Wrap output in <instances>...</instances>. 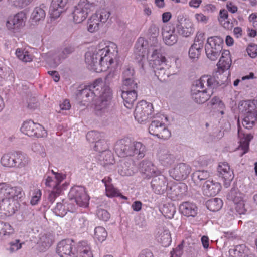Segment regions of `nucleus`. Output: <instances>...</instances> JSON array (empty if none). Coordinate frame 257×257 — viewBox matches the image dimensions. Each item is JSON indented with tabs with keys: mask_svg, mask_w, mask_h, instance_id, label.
Here are the masks:
<instances>
[{
	"mask_svg": "<svg viewBox=\"0 0 257 257\" xmlns=\"http://www.w3.org/2000/svg\"><path fill=\"white\" fill-rule=\"evenodd\" d=\"M221 80L217 77H212L209 76H203L199 80L195 81V85L191 89V95L194 101L198 104H203L207 101L210 97L207 93V90L214 89L222 85H224L227 79Z\"/></svg>",
	"mask_w": 257,
	"mask_h": 257,
	"instance_id": "nucleus-1",
	"label": "nucleus"
},
{
	"mask_svg": "<svg viewBox=\"0 0 257 257\" xmlns=\"http://www.w3.org/2000/svg\"><path fill=\"white\" fill-rule=\"evenodd\" d=\"M109 53L110 50L107 46L103 48H96L94 51H89L85 53V61L89 69L96 72H101L105 69L107 63L103 61V54Z\"/></svg>",
	"mask_w": 257,
	"mask_h": 257,
	"instance_id": "nucleus-2",
	"label": "nucleus"
},
{
	"mask_svg": "<svg viewBox=\"0 0 257 257\" xmlns=\"http://www.w3.org/2000/svg\"><path fill=\"white\" fill-rule=\"evenodd\" d=\"M156 48L153 49L149 58V66L153 69L155 76L158 79H164L165 76H168L166 73L165 67L166 58L162 54V48L161 46H156Z\"/></svg>",
	"mask_w": 257,
	"mask_h": 257,
	"instance_id": "nucleus-3",
	"label": "nucleus"
},
{
	"mask_svg": "<svg viewBox=\"0 0 257 257\" xmlns=\"http://www.w3.org/2000/svg\"><path fill=\"white\" fill-rule=\"evenodd\" d=\"M99 98L95 104V112L97 115L102 116L108 112L109 108L111 104L112 93L110 87L108 86L102 87Z\"/></svg>",
	"mask_w": 257,
	"mask_h": 257,
	"instance_id": "nucleus-4",
	"label": "nucleus"
},
{
	"mask_svg": "<svg viewBox=\"0 0 257 257\" xmlns=\"http://www.w3.org/2000/svg\"><path fill=\"white\" fill-rule=\"evenodd\" d=\"M102 85V79H96L93 84L85 86L84 88L78 90L76 93L77 98L83 101H90L94 96H97L100 94Z\"/></svg>",
	"mask_w": 257,
	"mask_h": 257,
	"instance_id": "nucleus-5",
	"label": "nucleus"
},
{
	"mask_svg": "<svg viewBox=\"0 0 257 257\" xmlns=\"http://www.w3.org/2000/svg\"><path fill=\"white\" fill-rule=\"evenodd\" d=\"M70 203L76 204L80 207H87L89 204V197L87 194L85 188L82 186H74L72 187L68 194Z\"/></svg>",
	"mask_w": 257,
	"mask_h": 257,
	"instance_id": "nucleus-6",
	"label": "nucleus"
},
{
	"mask_svg": "<svg viewBox=\"0 0 257 257\" xmlns=\"http://www.w3.org/2000/svg\"><path fill=\"white\" fill-rule=\"evenodd\" d=\"M153 110L152 103L142 100L137 104L136 107L134 111L135 118L139 123H142L149 118Z\"/></svg>",
	"mask_w": 257,
	"mask_h": 257,
	"instance_id": "nucleus-7",
	"label": "nucleus"
},
{
	"mask_svg": "<svg viewBox=\"0 0 257 257\" xmlns=\"http://www.w3.org/2000/svg\"><path fill=\"white\" fill-rule=\"evenodd\" d=\"M21 131L30 137H42L45 133L44 127L39 123L32 120L24 122Z\"/></svg>",
	"mask_w": 257,
	"mask_h": 257,
	"instance_id": "nucleus-8",
	"label": "nucleus"
},
{
	"mask_svg": "<svg viewBox=\"0 0 257 257\" xmlns=\"http://www.w3.org/2000/svg\"><path fill=\"white\" fill-rule=\"evenodd\" d=\"M75 246L72 239H64L58 243L56 251L61 257H73L76 254Z\"/></svg>",
	"mask_w": 257,
	"mask_h": 257,
	"instance_id": "nucleus-9",
	"label": "nucleus"
},
{
	"mask_svg": "<svg viewBox=\"0 0 257 257\" xmlns=\"http://www.w3.org/2000/svg\"><path fill=\"white\" fill-rule=\"evenodd\" d=\"M0 194L8 196L18 201L25 195L22 189L20 187H11L6 183H0Z\"/></svg>",
	"mask_w": 257,
	"mask_h": 257,
	"instance_id": "nucleus-10",
	"label": "nucleus"
},
{
	"mask_svg": "<svg viewBox=\"0 0 257 257\" xmlns=\"http://www.w3.org/2000/svg\"><path fill=\"white\" fill-rule=\"evenodd\" d=\"M149 132L150 134L162 139H167L171 136L170 132L165 124L158 120L152 121L149 127Z\"/></svg>",
	"mask_w": 257,
	"mask_h": 257,
	"instance_id": "nucleus-11",
	"label": "nucleus"
},
{
	"mask_svg": "<svg viewBox=\"0 0 257 257\" xmlns=\"http://www.w3.org/2000/svg\"><path fill=\"white\" fill-rule=\"evenodd\" d=\"M133 142L128 139H121L116 142L114 150L117 155L121 157L133 156Z\"/></svg>",
	"mask_w": 257,
	"mask_h": 257,
	"instance_id": "nucleus-12",
	"label": "nucleus"
},
{
	"mask_svg": "<svg viewBox=\"0 0 257 257\" xmlns=\"http://www.w3.org/2000/svg\"><path fill=\"white\" fill-rule=\"evenodd\" d=\"M26 21V13L21 11L13 16H10L6 22V26L8 29L15 32L23 27Z\"/></svg>",
	"mask_w": 257,
	"mask_h": 257,
	"instance_id": "nucleus-13",
	"label": "nucleus"
},
{
	"mask_svg": "<svg viewBox=\"0 0 257 257\" xmlns=\"http://www.w3.org/2000/svg\"><path fill=\"white\" fill-rule=\"evenodd\" d=\"M85 0H80L77 6H75L72 13L74 21L78 24L83 21L87 18L90 11L85 3Z\"/></svg>",
	"mask_w": 257,
	"mask_h": 257,
	"instance_id": "nucleus-14",
	"label": "nucleus"
},
{
	"mask_svg": "<svg viewBox=\"0 0 257 257\" xmlns=\"http://www.w3.org/2000/svg\"><path fill=\"white\" fill-rule=\"evenodd\" d=\"M0 201V209L4 212V214L8 216L13 215L17 211L19 207L18 201L9 198L8 196H3Z\"/></svg>",
	"mask_w": 257,
	"mask_h": 257,
	"instance_id": "nucleus-15",
	"label": "nucleus"
},
{
	"mask_svg": "<svg viewBox=\"0 0 257 257\" xmlns=\"http://www.w3.org/2000/svg\"><path fill=\"white\" fill-rule=\"evenodd\" d=\"M139 171L145 177H157L164 176L153 165L151 162L144 160L139 164Z\"/></svg>",
	"mask_w": 257,
	"mask_h": 257,
	"instance_id": "nucleus-16",
	"label": "nucleus"
},
{
	"mask_svg": "<svg viewBox=\"0 0 257 257\" xmlns=\"http://www.w3.org/2000/svg\"><path fill=\"white\" fill-rule=\"evenodd\" d=\"M151 186L154 191L158 194H163L169 188L172 189L169 183H167V178H153Z\"/></svg>",
	"mask_w": 257,
	"mask_h": 257,
	"instance_id": "nucleus-17",
	"label": "nucleus"
},
{
	"mask_svg": "<svg viewBox=\"0 0 257 257\" xmlns=\"http://www.w3.org/2000/svg\"><path fill=\"white\" fill-rule=\"evenodd\" d=\"M67 3V0H52L49 9L51 18L54 19L58 18L65 11Z\"/></svg>",
	"mask_w": 257,
	"mask_h": 257,
	"instance_id": "nucleus-18",
	"label": "nucleus"
},
{
	"mask_svg": "<svg viewBox=\"0 0 257 257\" xmlns=\"http://www.w3.org/2000/svg\"><path fill=\"white\" fill-rule=\"evenodd\" d=\"M54 240V236L52 233L41 234L37 242L38 249L40 251H44L52 245Z\"/></svg>",
	"mask_w": 257,
	"mask_h": 257,
	"instance_id": "nucleus-19",
	"label": "nucleus"
},
{
	"mask_svg": "<svg viewBox=\"0 0 257 257\" xmlns=\"http://www.w3.org/2000/svg\"><path fill=\"white\" fill-rule=\"evenodd\" d=\"M175 28L171 29L170 27H166L162 29V34L165 43L172 46L177 43L178 36L175 33Z\"/></svg>",
	"mask_w": 257,
	"mask_h": 257,
	"instance_id": "nucleus-20",
	"label": "nucleus"
},
{
	"mask_svg": "<svg viewBox=\"0 0 257 257\" xmlns=\"http://www.w3.org/2000/svg\"><path fill=\"white\" fill-rule=\"evenodd\" d=\"M204 193L207 196H215L221 190V186L218 182L208 180L206 181L203 186Z\"/></svg>",
	"mask_w": 257,
	"mask_h": 257,
	"instance_id": "nucleus-21",
	"label": "nucleus"
},
{
	"mask_svg": "<svg viewBox=\"0 0 257 257\" xmlns=\"http://www.w3.org/2000/svg\"><path fill=\"white\" fill-rule=\"evenodd\" d=\"M62 202L63 203H57L56 206L53 209V212L57 216L63 217L66 214L67 211L71 212L75 211V205L71 204L70 203H67L66 202L64 203V200Z\"/></svg>",
	"mask_w": 257,
	"mask_h": 257,
	"instance_id": "nucleus-22",
	"label": "nucleus"
},
{
	"mask_svg": "<svg viewBox=\"0 0 257 257\" xmlns=\"http://www.w3.org/2000/svg\"><path fill=\"white\" fill-rule=\"evenodd\" d=\"M121 91V97L123 99L124 105L128 109L132 108L137 97L136 90H122Z\"/></svg>",
	"mask_w": 257,
	"mask_h": 257,
	"instance_id": "nucleus-23",
	"label": "nucleus"
},
{
	"mask_svg": "<svg viewBox=\"0 0 257 257\" xmlns=\"http://www.w3.org/2000/svg\"><path fill=\"white\" fill-rule=\"evenodd\" d=\"M156 239L158 242L163 247L168 246L171 242L170 232L164 228H159L156 233Z\"/></svg>",
	"mask_w": 257,
	"mask_h": 257,
	"instance_id": "nucleus-24",
	"label": "nucleus"
},
{
	"mask_svg": "<svg viewBox=\"0 0 257 257\" xmlns=\"http://www.w3.org/2000/svg\"><path fill=\"white\" fill-rule=\"evenodd\" d=\"M179 209L181 213L187 217H195L198 213L196 205L189 202H183L180 205Z\"/></svg>",
	"mask_w": 257,
	"mask_h": 257,
	"instance_id": "nucleus-25",
	"label": "nucleus"
},
{
	"mask_svg": "<svg viewBox=\"0 0 257 257\" xmlns=\"http://www.w3.org/2000/svg\"><path fill=\"white\" fill-rule=\"evenodd\" d=\"M193 25L190 20H187L182 24H177L176 30L180 35L187 37L194 33Z\"/></svg>",
	"mask_w": 257,
	"mask_h": 257,
	"instance_id": "nucleus-26",
	"label": "nucleus"
},
{
	"mask_svg": "<svg viewBox=\"0 0 257 257\" xmlns=\"http://www.w3.org/2000/svg\"><path fill=\"white\" fill-rule=\"evenodd\" d=\"M226 197L228 200L233 202L234 204L240 205L243 204V194L235 186H233L231 188L227 193Z\"/></svg>",
	"mask_w": 257,
	"mask_h": 257,
	"instance_id": "nucleus-27",
	"label": "nucleus"
},
{
	"mask_svg": "<svg viewBox=\"0 0 257 257\" xmlns=\"http://www.w3.org/2000/svg\"><path fill=\"white\" fill-rule=\"evenodd\" d=\"M87 252V257H93L91 248L86 241L79 242L76 247V255L77 257H83Z\"/></svg>",
	"mask_w": 257,
	"mask_h": 257,
	"instance_id": "nucleus-28",
	"label": "nucleus"
},
{
	"mask_svg": "<svg viewBox=\"0 0 257 257\" xmlns=\"http://www.w3.org/2000/svg\"><path fill=\"white\" fill-rule=\"evenodd\" d=\"M238 108L242 112H251L257 111V100H247L240 101Z\"/></svg>",
	"mask_w": 257,
	"mask_h": 257,
	"instance_id": "nucleus-29",
	"label": "nucleus"
},
{
	"mask_svg": "<svg viewBox=\"0 0 257 257\" xmlns=\"http://www.w3.org/2000/svg\"><path fill=\"white\" fill-rule=\"evenodd\" d=\"M133 167L130 162L121 161L118 166V172L122 177H130L134 175Z\"/></svg>",
	"mask_w": 257,
	"mask_h": 257,
	"instance_id": "nucleus-30",
	"label": "nucleus"
},
{
	"mask_svg": "<svg viewBox=\"0 0 257 257\" xmlns=\"http://www.w3.org/2000/svg\"><path fill=\"white\" fill-rule=\"evenodd\" d=\"M223 44V39L220 36L210 37L207 39V42L205 45V50H207V47H211L212 50L215 51V49L220 47V52L222 50V45Z\"/></svg>",
	"mask_w": 257,
	"mask_h": 257,
	"instance_id": "nucleus-31",
	"label": "nucleus"
},
{
	"mask_svg": "<svg viewBox=\"0 0 257 257\" xmlns=\"http://www.w3.org/2000/svg\"><path fill=\"white\" fill-rule=\"evenodd\" d=\"M159 34V29L155 24H152L150 25L148 30V35L152 38V45L153 48L151 50L153 51V49L156 48V46H160L158 44L157 37ZM151 49L150 50V51Z\"/></svg>",
	"mask_w": 257,
	"mask_h": 257,
	"instance_id": "nucleus-32",
	"label": "nucleus"
},
{
	"mask_svg": "<svg viewBox=\"0 0 257 257\" xmlns=\"http://www.w3.org/2000/svg\"><path fill=\"white\" fill-rule=\"evenodd\" d=\"M112 179L111 178H108L106 180L105 178L102 180V182L104 184L105 186V190L106 195L109 197H113L115 196H119V193L117 190L114 188L113 185L111 184Z\"/></svg>",
	"mask_w": 257,
	"mask_h": 257,
	"instance_id": "nucleus-33",
	"label": "nucleus"
},
{
	"mask_svg": "<svg viewBox=\"0 0 257 257\" xmlns=\"http://www.w3.org/2000/svg\"><path fill=\"white\" fill-rule=\"evenodd\" d=\"M101 165L104 167L107 165H113L115 162L114 158L111 151L110 150L104 151L99 156V158Z\"/></svg>",
	"mask_w": 257,
	"mask_h": 257,
	"instance_id": "nucleus-34",
	"label": "nucleus"
},
{
	"mask_svg": "<svg viewBox=\"0 0 257 257\" xmlns=\"http://www.w3.org/2000/svg\"><path fill=\"white\" fill-rule=\"evenodd\" d=\"M146 151L145 146L142 143L133 142V156L136 155L138 159H141L144 157Z\"/></svg>",
	"mask_w": 257,
	"mask_h": 257,
	"instance_id": "nucleus-35",
	"label": "nucleus"
},
{
	"mask_svg": "<svg viewBox=\"0 0 257 257\" xmlns=\"http://www.w3.org/2000/svg\"><path fill=\"white\" fill-rule=\"evenodd\" d=\"M205 204L208 209L211 211L215 212L221 208L223 202L221 199L215 198L207 200Z\"/></svg>",
	"mask_w": 257,
	"mask_h": 257,
	"instance_id": "nucleus-36",
	"label": "nucleus"
},
{
	"mask_svg": "<svg viewBox=\"0 0 257 257\" xmlns=\"http://www.w3.org/2000/svg\"><path fill=\"white\" fill-rule=\"evenodd\" d=\"M247 249L244 244L238 245L231 248L229 250L230 257H244Z\"/></svg>",
	"mask_w": 257,
	"mask_h": 257,
	"instance_id": "nucleus-37",
	"label": "nucleus"
},
{
	"mask_svg": "<svg viewBox=\"0 0 257 257\" xmlns=\"http://www.w3.org/2000/svg\"><path fill=\"white\" fill-rule=\"evenodd\" d=\"M16 166L15 167L22 168L25 167L29 163V158L26 154L21 152L15 153Z\"/></svg>",
	"mask_w": 257,
	"mask_h": 257,
	"instance_id": "nucleus-38",
	"label": "nucleus"
},
{
	"mask_svg": "<svg viewBox=\"0 0 257 257\" xmlns=\"http://www.w3.org/2000/svg\"><path fill=\"white\" fill-rule=\"evenodd\" d=\"M15 153L4 154L1 158V163L5 167H14L16 166Z\"/></svg>",
	"mask_w": 257,
	"mask_h": 257,
	"instance_id": "nucleus-39",
	"label": "nucleus"
},
{
	"mask_svg": "<svg viewBox=\"0 0 257 257\" xmlns=\"http://www.w3.org/2000/svg\"><path fill=\"white\" fill-rule=\"evenodd\" d=\"M243 137L240 141V145L239 148L243 151L241 154L240 156H242L249 150V142L252 139L253 136L251 134H243Z\"/></svg>",
	"mask_w": 257,
	"mask_h": 257,
	"instance_id": "nucleus-40",
	"label": "nucleus"
},
{
	"mask_svg": "<svg viewBox=\"0 0 257 257\" xmlns=\"http://www.w3.org/2000/svg\"><path fill=\"white\" fill-rule=\"evenodd\" d=\"M99 22L97 14L92 15L88 21V30L91 33L97 31L99 29V27L102 25Z\"/></svg>",
	"mask_w": 257,
	"mask_h": 257,
	"instance_id": "nucleus-41",
	"label": "nucleus"
},
{
	"mask_svg": "<svg viewBox=\"0 0 257 257\" xmlns=\"http://www.w3.org/2000/svg\"><path fill=\"white\" fill-rule=\"evenodd\" d=\"M75 51V48L71 45L65 47L62 51L59 53L58 59L56 60L54 59V65L57 66L61 63V59H66L70 54L73 53Z\"/></svg>",
	"mask_w": 257,
	"mask_h": 257,
	"instance_id": "nucleus-42",
	"label": "nucleus"
},
{
	"mask_svg": "<svg viewBox=\"0 0 257 257\" xmlns=\"http://www.w3.org/2000/svg\"><path fill=\"white\" fill-rule=\"evenodd\" d=\"M64 178H47L45 181L46 186L53 188V190L58 192L60 184L63 182Z\"/></svg>",
	"mask_w": 257,
	"mask_h": 257,
	"instance_id": "nucleus-43",
	"label": "nucleus"
},
{
	"mask_svg": "<svg viewBox=\"0 0 257 257\" xmlns=\"http://www.w3.org/2000/svg\"><path fill=\"white\" fill-rule=\"evenodd\" d=\"M159 157L164 165H171L174 161V156L169 154L168 152L166 151H161L159 153Z\"/></svg>",
	"mask_w": 257,
	"mask_h": 257,
	"instance_id": "nucleus-44",
	"label": "nucleus"
},
{
	"mask_svg": "<svg viewBox=\"0 0 257 257\" xmlns=\"http://www.w3.org/2000/svg\"><path fill=\"white\" fill-rule=\"evenodd\" d=\"M191 171V168L185 164H180L174 171L176 172L175 177H188Z\"/></svg>",
	"mask_w": 257,
	"mask_h": 257,
	"instance_id": "nucleus-45",
	"label": "nucleus"
},
{
	"mask_svg": "<svg viewBox=\"0 0 257 257\" xmlns=\"http://www.w3.org/2000/svg\"><path fill=\"white\" fill-rule=\"evenodd\" d=\"M45 16V11L40 7H36L31 14V18L35 22L43 21Z\"/></svg>",
	"mask_w": 257,
	"mask_h": 257,
	"instance_id": "nucleus-46",
	"label": "nucleus"
},
{
	"mask_svg": "<svg viewBox=\"0 0 257 257\" xmlns=\"http://www.w3.org/2000/svg\"><path fill=\"white\" fill-rule=\"evenodd\" d=\"M16 55L20 60L25 62H29L32 61V56L29 54L27 51L22 48H17L16 50Z\"/></svg>",
	"mask_w": 257,
	"mask_h": 257,
	"instance_id": "nucleus-47",
	"label": "nucleus"
},
{
	"mask_svg": "<svg viewBox=\"0 0 257 257\" xmlns=\"http://www.w3.org/2000/svg\"><path fill=\"white\" fill-rule=\"evenodd\" d=\"M94 236L99 241L102 242L107 236V232L104 228L101 226L96 227L94 230Z\"/></svg>",
	"mask_w": 257,
	"mask_h": 257,
	"instance_id": "nucleus-48",
	"label": "nucleus"
},
{
	"mask_svg": "<svg viewBox=\"0 0 257 257\" xmlns=\"http://www.w3.org/2000/svg\"><path fill=\"white\" fill-rule=\"evenodd\" d=\"M206 56L208 59H209L211 61L216 60L218 57L219 56L220 52V47H218L216 49H215V51L212 50L211 47H207V50H205Z\"/></svg>",
	"mask_w": 257,
	"mask_h": 257,
	"instance_id": "nucleus-49",
	"label": "nucleus"
},
{
	"mask_svg": "<svg viewBox=\"0 0 257 257\" xmlns=\"http://www.w3.org/2000/svg\"><path fill=\"white\" fill-rule=\"evenodd\" d=\"M176 212V208L172 205H164L162 208V213L166 218L171 219L173 218Z\"/></svg>",
	"mask_w": 257,
	"mask_h": 257,
	"instance_id": "nucleus-50",
	"label": "nucleus"
},
{
	"mask_svg": "<svg viewBox=\"0 0 257 257\" xmlns=\"http://www.w3.org/2000/svg\"><path fill=\"white\" fill-rule=\"evenodd\" d=\"M94 149L96 151L101 153V154L104 151H108V146L106 141L104 140L99 139L97 141H96L95 145L94 146Z\"/></svg>",
	"mask_w": 257,
	"mask_h": 257,
	"instance_id": "nucleus-51",
	"label": "nucleus"
},
{
	"mask_svg": "<svg viewBox=\"0 0 257 257\" xmlns=\"http://www.w3.org/2000/svg\"><path fill=\"white\" fill-rule=\"evenodd\" d=\"M13 231L14 229L9 223L0 221V235H10Z\"/></svg>",
	"mask_w": 257,
	"mask_h": 257,
	"instance_id": "nucleus-52",
	"label": "nucleus"
},
{
	"mask_svg": "<svg viewBox=\"0 0 257 257\" xmlns=\"http://www.w3.org/2000/svg\"><path fill=\"white\" fill-rule=\"evenodd\" d=\"M196 44H193L189 50V56L191 59H198L201 54L202 48H199L196 46Z\"/></svg>",
	"mask_w": 257,
	"mask_h": 257,
	"instance_id": "nucleus-53",
	"label": "nucleus"
},
{
	"mask_svg": "<svg viewBox=\"0 0 257 257\" xmlns=\"http://www.w3.org/2000/svg\"><path fill=\"white\" fill-rule=\"evenodd\" d=\"M217 171L220 175H225L228 174L229 176H231V174L233 175V171H230V167L226 162L220 164L218 167Z\"/></svg>",
	"mask_w": 257,
	"mask_h": 257,
	"instance_id": "nucleus-54",
	"label": "nucleus"
},
{
	"mask_svg": "<svg viewBox=\"0 0 257 257\" xmlns=\"http://www.w3.org/2000/svg\"><path fill=\"white\" fill-rule=\"evenodd\" d=\"M138 88V83L135 79H129L125 84V81L122 80V90H136Z\"/></svg>",
	"mask_w": 257,
	"mask_h": 257,
	"instance_id": "nucleus-55",
	"label": "nucleus"
},
{
	"mask_svg": "<svg viewBox=\"0 0 257 257\" xmlns=\"http://www.w3.org/2000/svg\"><path fill=\"white\" fill-rule=\"evenodd\" d=\"M231 64V60L230 57H227V58H223L220 57L217 66L218 68L222 70H227L229 69Z\"/></svg>",
	"mask_w": 257,
	"mask_h": 257,
	"instance_id": "nucleus-56",
	"label": "nucleus"
},
{
	"mask_svg": "<svg viewBox=\"0 0 257 257\" xmlns=\"http://www.w3.org/2000/svg\"><path fill=\"white\" fill-rule=\"evenodd\" d=\"M135 72L133 68L131 67L126 68L122 73V80H124L125 84L129 79H135Z\"/></svg>",
	"mask_w": 257,
	"mask_h": 257,
	"instance_id": "nucleus-57",
	"label": "nucleus"
},
{
	"mask_svg": "<svg viewBox=\"0 0 257 257\" xmlns=\"http://www.w3.org/2000/svg\"><path fill=\"white\" fill-rule=\"evenodd\" d=\"M85 3L88 6L90 10H92L95 7H101L104 6V0H85Z\"/></svg>",
	"mask_w": 257,
	"mask_h": 257,
	"instance_id": "nucleus-58",
	"label": "nucleus"
},
{
	"mask_svg": "<svg viewBox=\"0 0 257 257\" xmlns=\"http://www.w3.org/2000/svg\"><path fill=\"white\" fill-rule=\"evenodd\" d=\"M147 42L142 37L139 38L135 45V48L139 52L144 51V49L146 48Z\"/></svg>",
	"mask_w": 257,
	"mask_h": 257,
	"instance_id": "nucleus-59",
	"label": "nucleus"
},
{
	"mask_svg": "<svg viewBox=\"0 0 257 257\" xmlns=\"http://www.w3.org/2000/svg\"><path fill=\"white\" fill-rule=\"evenodd\" d=\"M100 133L95 131H92L87 133L86 137L87 140L92 143L96 142L99 138Z\"/></svg>",
	"mask_w": 257,
	"mask_h": 257,
	"instance_id": "nucleus-60",
	"label": "nucleus"
},
{
	"mask_svg": "<svg viewBox=\"0 0 257 257\" xmlns=\"http://www.w3.org/2000/svg\"><path fill=\"white\" fill-rule=\"evenodd\" d=\"M96 14L98 15L99 21L101 22L102 24L107 21L110 16V13L109 12L103 9L99 13H96Z\"/></svg>",
	"mask_w": 257,
	"mask_h": 257,
	"instance_id": "nucleus-61",
	"label": "nucleus"
},
{
	"mask_svg": "<svg viewBox=\"0 0 257 257\" xmlns=\"http://www.w3.org/2000/svg\"><path fill=\"white\" fill-rule=\"evenodd\" d=\"M41 195V191L40 189H35L30 201L31 204L32 205L37 204L40 199Z\"/></svg>",
	"mask_w": 257,
	"mask_h": 257,
	"instance_id": "nucleus-62",
	"label": "nucleus"
},
{
	"mask_svg": "<svg viewBox=\"0 0 257 257\" xmlns=\"http://www.w3.org/2000/svg\"><path fill=\"white\" fill-rule=\"evenodd\" d=\"M97 215L99 219L106 221L110 218V214L109 212L103 209H98L97 212Z\"/></svg>",
	"mask_w": 257,
	"mask_h": 257,
	"instance_id": "nucleus-63",
	"label": "nucleus"
},
{
	"mask_svg": "<svg viewBox=\"0 0 257 257\" xmlns=\"http://www.w3.org/2000/svg\"><path fill=\"white\" fill-rule=\"evenodd\" d=\"M248 55L251 58H255L257 56V45L251 44L246 49Z\"/></svg>",
	"mask_w": 257,
	"mask_h": 257,
	"instance_id": "nucleus-64",
	"label": "nucleus"
}]
</instances>
